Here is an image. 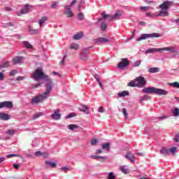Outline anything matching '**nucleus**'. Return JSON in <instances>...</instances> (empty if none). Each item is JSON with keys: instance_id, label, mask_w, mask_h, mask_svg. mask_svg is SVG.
<instances>
[{"instance_id": "nucleus-25", "label": "nucleus", "mask_w": 179, "mask_h": 179, "mask_svg": "<svg viewBox=\"0 0 179 179\" xmlns=\"http://www.w3.org/2000/svg\"><path fill=\"white\" fill-rule=\"evenodd\" d=\"M160 69L159 67H152L149 69L150 73H156V72H159Z\"/></svg>"}, {"instance_id": "nucleus-64", "label": "nucleus", "mask_w": 179, "mask_h": 179, "mask_svg": "<svg viewBox=\"0 0 179 179\" xmlns=\"http://www.w3.org/2000/svg\"><path fill=\"white\" fill-rule=\"evenodd\" d=\"M41 154H42L41 151H37L35 153L36 156H41Z\"/></svg>"}, {"instance_id": "nucleus-6", "label": "nucleus", "mask_w": 179, "mask_h": 179, "mask_svg": "<svg viewBox=\"0 0 179 179\" xmlns=\"http://www.w3.org/2000/svg\"><path fill=\"white\" fill-rule=\"evenodd\" d=\"M54 87V83L51 80H46V84H45V88L46 91L43 92L45 96L48 98L50 96V94L51 92H52V88Z\"/></svg>"}, {"instance_id": "nucleus-9", "label": "nucleus", "mask_w": 179, "mask_h": 179, "mask_svg": "<svg viewBox=\"0 0 179 179\" xmlns=\"http://www.w3.org/2000/svg\"><path fill=\"white\" fill-rule=\"evenodd\" d=\"M128 65H129V60L127 58H123L122 59V61L118 63L117 68H119V69H122L126 66H128Z\"/></svg>"}, {"instance_id": "nucleus-1", "label": "nucleus", "mask_w": 179, "mask_h": 179, "mask_svg": "<svg viewBox=\"0 0 179 179\" xmlns=\"http://www.w3.org/2000/svg\"><path fill=\"white\" fill-rule=\"evenodd\" d=\"M173 6V1H165L162 4L159 5L161 10L158 16H162L165 17L169 15V8Z\"/></svg>"}, {"instance_id": "nucleus-35", "label": "nucleus", "mask_w": 179, "mask_h": 179, "mask_svg": "<svg viewBox=\"0 0 179 179\" xmlns=\"http://www.w3.org/2000/svg\"><path fill=\"white\" fill-rule=\"evenodd\" d=\"M173 117H178L179 115V109L178 108H175L173 111Z\"/></svg>"}, {"instance_id": "nucleus-3", "label": "nucleus", "mask_w": 179, "mask_h": 179, "mask_svg": "<svg viewBox=\"0 0 179 179\" xmlns=\"http://www.w3.org/2000/svg\"><path fill=\"white\" fill-rule=\"evenodd\" d=\"M163 51H169V52H177V49L174 47H167L161 48H150L145 50L146 54H150L151 52H162Z\"/></svg>"}, {"instance_id": "nucleus-43", "label": "nucleus", "mask_w": 179, "mask_h": 179, "mask_svg": "<svg viewBox=\"0 0 179 179\" xmlns=\"http://www.w3.org/2000/svg\"><path fill=\"white\" fill-rule=\"evenodd\" d=\"M122 113H123V114L124 115V117L125 118H128V113L127 112V109L125 108H123L122 109Z\"/></svg>"}, {"instance_id": "nucleus-11", "label": "nucleus", "mask_w": 179, "mask_h": 179, "mask_svg": "<svg viewBox=\"0 0 179 179\" xmlns=\"http://www.w3.org/2000/svg\"><path fill=\"white\" fill-rule=\"evenodd\" d=\"M90 48H92V47L82 50L80 57L83 61H87V52Z\"/></svg>"}, {"instance_id": "nucleus-44", "label": "nucleus", "mask_w": 179, "mask_h": 179, "mask_svg": "<svg viewBox=\"0 0 179 179\" xmlns=\"http://www.w3.org/2000/svg\"><path fill=\"white\" fill-rule=\"evenodd\" d=\"M65 59H66V52L64 55L62 62L59 63L60 65H64L65 64Z\"/></svg>"}, {"instance_id": "nucleus-51", "label": "nucleus", "mask_w": 179, "mask_h": 179, "mask_svg": "<svg viewBox=\"0 0 179 179\" xmlns=\"http://www.w3.org/2000/svg\"><path fill=\"white\" fill-rule=\"evenodd\" d=\"M41 156H42V157H43V159H45V158L48 157V153L43 152H42Z\"/></svg>"}, {"instance_id": "nucleus-23", "label": "nucleus", "mask_w": 179, "mask_h": 179, "mask_svg": "<svg viewBox=\"0 0 179 179\" xmlns=\"http://www.w3.org/2000/svg\"><path fill=\"white\" fill-rule=\"evenodd\" d=\"M101 15L103 16V17L99 18V22H103V20H106V19H108L110 16V14H106L105 12L102 13Z\"/></svg>"}, {"instance_id": "nucleus-60", "label": "nucleus", "mask_w": 179, "mask_h": 179, "mask_svg": "<svg viewBox=\"0 0 179 179\" xmlns=\"http://www.w3.org/2000/svg\"><path fill=\"white\" fill-rule=\"evenodd\" d=\"M40 86H41V83L35 84V85L33 86V88H34V89H37V87H40Z\"/></svg>"}, {"instance_id": "nucleus-49", "label": "nucleus", "mask_w": 179, "mask_h": 179, "mask_svg": "<svg viewBox=\"0 0 179 179\" xmlns=\"http://www.w3.org/2000/svg\"><path fill=\"white\" fill-rule=\"evenodd\" d=\"M83 19H85V18L83 17V13H78V20H83Z\"/></svg>"}, {"instance_id": "nucleus-54", "label": "nucleus", "mask_w": 179, "mask_h": 179, "mask_svg": "<svg viewBox=\"0 0 179 179\" xmlns=\"http://www.w3.org/2000/svg\"><path fill=\"white\" fill-rule=\"evenodd\" d=\"M141 62H141L140 60L136 61V62H134V66H139L141 65Z\"/></svg>"}, {"instance_id": "nucleus-33", "label": "nucleus", "mask_w": 179, "mask_h": 179, "mask_svg": "<svg viewBox=\"0 0 179 179\" xmlns=\"http://www.w3.org/2000/svg\"><path fill=\"white\" fill-rule=\"evenodd\" d=\"M108 25L106 22H102L101 24V30H102L103 31H106V30L107 29Z\"/></svg>"}, {"instance_id": "nucleus-13", "label": "nucleus", "mask_w": 179, "mask_h": 179, "mask_svg": "<svg viewBox=\"0 0 179 179\" xmlns=\"http://www.w3.org/2000/svg\"><path fill=\"white\" fill-rule=\"evenodd\" d=\"M64 8L66 11H64V15H67V17H73V12H72V9L69 6H65Z\"/></svg>"}, {"instance_id": "nucleus-8", "label": "nucleus", "mask_w": 179, "mask_h": 179, "mask_svg": "<svg viewBox=\"0 0 179 179\" xmlns=\"http://www.w3.org/2000/svg\"><path fill=\"white\" fill-rule=\"evenodd\" d=\"M136 83L137 84V87H145L146 86V80L145 78L140 76L136 78Z\"/></svg>"}, {"instance_id": "nucleus-58", "label": "nucleus", "mask_w": 179, "mask_h": 179, "mask_svg": "<svg viewBox=\"0 0 179 179\" xmlns=\"http://www.w3.org/2000/svg\"><path fill=\"white\" fill-rule=\"evenodd\" d=\"M4 10H6V12H12V8L6 7V8H4Z\"/></svg>"}, {"instance_id": "nucleus-46", "label": "nucleus", "mask_w": 179, "mask_h": 179, "mask_svg": "<svg viewBox=\"0 0 179 179\" xmlns=\"http://www.w3.org/2000/svg\"><path fill=\"white\" fill-rule=\"evenodd\" d=\"M29 31L31 34H37V33H38L37 29H29Z\"/></svg>"}, {"instance_id": "nucleus-50", "label": "nucleus", "mask_w": 179, "mask_h": 179, "mask_svg": "<svg viewBox=\"0 0 179 179\" xmlns=\"http://www.w3.org/2000/svg\"><path fill=\"white\" fill-rule=\"evenodd\" d=\"M17 73V70H13L10 71V76H15V75H16Z\"/></svg>"}, {"instance_id": "nucleus-7", "label": "nucleus", "mask_w": 179, "mask_h": 179, "mask_svg": "<svg viewBox=\"0 0 179 179\" xmlns=\"http://www.w3.org/2000/svg\"><path fill=\"white\" fill-rule=\"evenodd\" d=\"M45 99H48V97L44 94H39L36 96H34L31 100V103L32 104H38V103H41L43 100H45Z\"/></svg>"}, {"instance_id": "nucleus-27", "label": "nucleus", "mask_w": 179, "mask_h": 179, "mask_svg": "<svg viewBox=\"0 0 179 179\" xmlns=\"http://www.w3.org/2000/svg\"><path fill=\"white\" fill-rule=\"evenodd\" d=\"M129 86L130 87H138L137 84H136V80H131L129 83Z\"/></svg>"}, {"instance_id": "nucleus-59", "label": "nucleus", "mask_w": 179, "mask_h": 179, "mask_svg": "<svg viewBox=\"0 0 179 179\" xmlns=\"http://www.w3.org/2000/svg\"><path fill=\"white\" fill-rule=\"evenodd\" d=\"M108 19H109L110 21L115 20V18L114 17V15H112L111 14H110V16L108 17Z\"/></svg>"}, {"instance_id": "nucleus-2", "label": "nucleus", "mask_w": 179, "mask_h": 179, "mask_svg": "<svg viewBox=\"0 0 179 179\" xmlns=\"http://www.w3.org/2000/svg\"><path fill=\"white\" fill-rule=\"evenodd\" d=\"M143 92V93H155V94H159V96H167V94H169L168 91L152 87L144 88Z\"/></svg>"}, {"instance_id": "nucleus-45", "label": "nucleus", "mask_w": 179, "mask_h": 179, "mask_svg": "<svg viewBox=\"0 0 179 179\" xmlns=\"http://www.w3.org/2000/svg\"><path fill=\"white\" fill-rule=\"evenodd\" d=\"M13 26H15V24H13V22L6 23L4 24V27H13Z\"/></svg>"}, {"instance_id": "nucleus-14", "label": "nucleus", "mask_w": 179, "mask_h": 179, "mask_svg": "<svg viewBox=\"0 0 179 179\" xmlns=\"http://www.w3.org/2000/svg\"><path fill=\"white\" fill-rule=\"evenodd\" d=\"M125 159H127V160H129L131 163H135V155L131 152H127V154L124 155Z\"/></svg>"}, {"instance_id": "nucleus-53", "label": "nucleus", "mask_w": 179, "mask_h": 179, "mask_svg": "<svg viewBox=\"0 0 179 179\" xmlns=\"http://www.w3.org/2000/svg\"><path fill=\"white\" fill-rule=\"evenodd\" d=\"M57 6H58V2H55L53 4L51 5V8L55 9V8H57Z\"/></svg>"}, {"instance_id": "nucleus-31", "label": "nucleus", "mask_w": 179, "mask_h": 179, "mask_svg": "<svg viewBox=\"0 0 179 179\" xmlns=\"http://www.w3.org/2000/svg\"><path fill=\"white\" fill-rule=\"evenodd\" d=\"M68 128L71 131H73V129H76L77 128H79V126H78V124H69L68 126Z\"/></svg>"}, {"instance_id": "nucleus-38", "label": "nucleus", "mask_w": 179, "mask_h": 179, "mask_svg": "<svg viewBox=\"0 0 179 179\" xmlns=\"http://www.w3.org/2000/svg\"><path fill=\"white\" fill-rule=\"evenodd\" d=\"M169 150L170 153H172L173 156H176V150H177L176 147H173L172 148L169 149Z\"/></svg>"}, {"instance_id": "nucleus-47", "label": "nucleus", "mask_w": 179, "mask_h": 179, "mask_svg": "<svg viewBox=\"0 0 179 179\" xmlns=\"http://www.w3.org/2000/svg\"><path fill=\"white\" fill-rule=\"evenodd\" d=\"M70 50H79V46L78 45H71L70 46Z\"/></svg>"}, {"instance_id": "nucleus-12", "label": "nucleus", "mask_w": 179, "mask_h": 179, "mask_svg": "<svg viewBox=\"0 0 179 179\" xmlns=\"http://www.w3.org/2000/svg\"><path fill=\"white\" fill-rule=\"evenodd\" d=\"M30 6H31L29 4L24 5V8L20 10V12H17V15L20 16L21 15H26V13H29V12H30Z\"/></svg>"}, {"instance_id": "nucleus-4", "label": "nucleus", "mask_w": 179, "mask_h": 179, "mask_svg": "<svg viewBox=\"0 0 179 179\" xmlns=\"http://www.w3.org/2000/svg\"><path fill=\"white\" fill-rule=\"evenodd\" d=\"M31 78L37 81L39 80V79H48V76L45 75L41 69H36Z\"/></svg>"}, {"instance_id": "nucleus-48", "label": "nucleus", "mask_w": 179, "mask_h": 179, "mask_svg": "<svg viewBox=\"0 0 179 179\" xmlns=\"http://www.w3.org/2000/svg\"><path fill=\"white\" fill-rule=\"evenodd\" d=\"M73 117H76V114L75 113H71L66 116V118H73Z\"/></svg>"}, {"instance_id": "nucleus-34", "label": "nucleus", "mask_w": 179, "mask_h": 179, "mask_svg": "<svg viewBox=\"0 0 179 179\" xmlns=\"http://www.w3.org/2000/svg\"><path fill=\"white\" fill-rule=\"evenodd\" d=\"M120 170L122 173H124V174H128L129 173V170L125 168V166H122L120 167Z\"/></svg>"}, {"instance_id": "nucleus-20", "label": "nucleus", "mask_w": 179, "mask_h": 179, "mask_svg": "<svg viewBox=\"0 0 179 179\" xmlns=\"http://www.w3.org/2000/svg\"><path fill=\"white\" fill-rule=\"evenodd\" d=\"M91 159H100V160H101V162H105V160H107V157H101V156H99V155H92Z\"/></svg>"}, {"instance_id": "nucleus-17", "label": "nucleus", "mask_w": 179, "mask_h": 179, "mask_svg": "<svg viewBox=\"0 0 179 179\" xmlns=\"http://www.w3.org/2000/svg\"><path fill=\"white\" fill-rule=\"evenodd\" d=\"M15 134H16V129H9L5 131V134L8 135V136H12L15 135Z\"/></svg>"}, {"instance_id": "nucleus-30", "label": "nucleus", "mask_w": 179, "mask_h": 179, "mask_svg": "<svg viewBox=\"0 0 179 179\" xmlns=\"http://www.w3.org/2000/svg\"><path fill=\"white\" fill-rule=\"evenodd\" d=\"M169 86H172V87H175L176 89H179V83L174 82L169 83Z\"/></svg>"}, {"instance_id": "nucleus-29", "label": "nucleus", "mask_w": 179, "mask_h": 179, "mask_svg": "<svg viewBox=\"0 0 179 179\" xmlns=\"http://www.w3.org/2000/svg\"><path fill=\"white\" fill-rule=\"evenodd\" d=\"M102 149H104L105 150H110V143H106L102 145Z\"/></svg>"}, {"instance_id": "nucleus-40", "label": "nucleus", "mask_w": 179, "mask_h": 179, "mask_svg": "<svg viewBox=\"0 0 179 179\" xmlns=\"http://www.w3.org/2000/svg\"><path fill=\"white\" fill-rule=\"evenodd\" d=\"M2 68H9V62H6L4 64H0V69Z\"/></svg>"}, {"instance_id": "nucleus-5", "label": "nucleus", "mask_w": 179, "mask_h": 179, "mask_svg": "<svg viewBox=\"0 0 179 179\" xmlns=\"http://www.w3.org/2000/svg\"><path fill=\"white\" fill-rule=\"evenodd\" d=\"M155 37L159 38V37H162V34L159 33L143 34L137 38L136 41H142V40H147V38H153Z\"/></svg>"}, {"instance_id": "nucleus-62", "label": "nucleus", "mask_w": 179, "mask_h": 179, "mask_svg": "<svg viewBox=\"0 0 179 179\" xmlns=\"http://www.w3.org/2000/svg\"><path fill=\"white\" fill-rule=\"evenodd\" d=\"M15 79H16V80H18V81L23 80L24 79V76H20Z\"/></svg>"}, {"instance_id": "nucleus-52", "label": "nucleus", "mask_w": 179, "mask_h": 179, "mask_svg": "<svg viewBox=\"0 0 179 179\" xmlns=\"http://www.w3.org/2000/svg\"><path fill=\"white\" fill-rule=\"evenodd\" d=\"M136 29H134V32H133V34H132V36H131V38H128V39H127V41H129V40H132V38H134L135 37V34H136Z\"/></svg>"}, {"instance_id": "nucleus-28", "label": "nucleus", "mask_w": 179, "mask_h": 179, "mask_svg": "<svg viewBox=\"0 0 179 179\" xmlns=\"http://www.w3.org/2000/svg\"><path fill=\"white\" fill-rule=\"evenodd\" d=\"M119 97H125V96H129V92L128 91H123L118 94Z\"/></svg>"}, {"instance_id": "nucleus-39", "label": "nucleus", "mask_w": 179, "mask_h": 179, "mask_svg": "<svg viewBox=\"0 0 179 179\" xmlns=\"http://www.w3.org/2000/svg\"><path fill=\"white\" fill-rule=\"evenodd\" d=\"M122 16V13H121V12L120 11H117L113 15V17H115V20H116L117 17H121Z\"/></svg>"}, {"instance_id": "nucleus-42", "label": "nucleus", "mask_w": 179, "mask_h": 179, "mask_svg": "<svg viewBox=\"0 0 179 179\" xmlns=\"http://www.w3.org/2000/svg\"><path fill=\"white\" fill-rule=\"evenodd\" d=\"M108 179H115V176L113 172L109 173Z\"/></svg>"}, {"instance_id": "nucleus-26", "label": "nucleus", "mask_w": 179, "mask_h": 179, "mask_svg": "<svg viewBox=\"0 0 179 179\" xmlns=\"http://www.w3.org/2000/svg\"><path fill=\"white\" fill-rule=\"evenodd\" d=\"M45 163L47 166H50V167H52L53 169H55V167H57V164H55V162H51L50 161H45Z\"/></svg>"}, {"instance_id": "nucleus-10", "label": "nucleus", "mask_w": 179, "mask_h": 179, "mask_svg": "<svg viewBox=\"0 0 179 179\" xmlns=\"http://www.w3.org/2000/svg\"><path fill=\"white\" fill-rule=\"evenodd\" d=\"M13 108V102L10 101H6L3 102H0V108Z\"/></svg>"}, {"instance_id": "nucleus-22", "label": "nucleus", "mask_w": 179, "mask_h": 179, "mask_svg": "<svg viewBox=\"0 0 179 179\" xmlns=\"http://www.w3.org/2000/svg\"><path fill=\"white\" fill-rule=\"evenodd\" d=\"M108 41H110V40L106 38H99L96 39V43H108Z\"/></svg>"}, {"instance_id": "nucleus-16", "label": "nucleus", "mask_w": 179, "mask_h": 179, "mask_svg": "<svg viewBox=\"0 0 179 179\" xmlns=\"http://www.w3.org/2000/svg\"><path fill=\"white\" fill-rule=\"evenodd\" d=\"M0 120L8 121V120H10V116L8 113H1Z\"/></svg>"}, {"instance_id": "nucleus-21", "label": "nucleus", "mask_w": 179, "mask_h": 179, "mask_svg": "<svg viewBox=\"0 0 179 179\" xmlns=\"http://www.w3.org/2000/svg\"><path fill=\"white\" fill-rule=\"evenodd\" d=\"M82 37H83V33L82 31H80L77 33L76 35H74L73 38V40H80Z\"/></svg>"}, {"instance_id": "nucleus-19", "label": "nucleus", "mask_w": 179, "mask_h": 179, "mask_svg": "<svg viewBox=\"0 0 179 179\" xmlns=\"http://www.w3.org/2000/svg\"><path fill=\"white\" fill-rule=\"evenodd\" d=\"M47 20H48V17H42L41 19H39L38 23L40 27H43V24H44Z\"/></svg>"}, {"instance_id": "nucleus-15", "label": "nucleus", "mask_w": 179, "mask_h": 179, "mask_svg": "<svg viewBox=\"0 0 179 179\" xmlns=\"http://www.w3.org/2000/svg\"><path fill=\"white\" fill-rule=\"evenodd\" d=\"M59 113H60L59 109H56L53 113V114H52L51 115V117L52 118V120H61V114Z\"/></svg>"}, {"instance_id": "nucleus-18", "label": "nucleus", "mask_w": 179, "mask_h": 179, "mask_svg": "<svg viewBox=\"0 0 179 179\" xmlns=\"http://www.w3.org/2000/svg\"><path fill=\"white\" fill-rule=\"evenodd\" d=\"M22 62H23V57H15L13 59L14 65L22 64Z\"/></svg>"}, {"instance_id": "nucleus-36", "label": "nucleus", "mask_w": 179, "mask_h": 179, "mask_svg": "<svg viewBox=\"0 0 179 179\" xmlns=\"http://www.w3.org/2000/svg\"><path fill=\"white\" fill-rule=\"evenodd\" d=\"M149 9H152V7H150V6L139 7V10H143L144 12H146V11L149 10Z\"/></svg>"}, {"instance_id": "nucleus-24", "label": "nucleus", "mask_w": 179, "mask_h": 179, "mask_svg": "<svg viewBox=\"0 0 179 179\" xmlns=\"http://www.w3.org/2000/svg\"><path fill=\"white\" fill-rule=\"evenodd\" d=\"M160 153L161 155H164V156H167V155L169 153V150L166 148H163L160 150Z\"/></svg>"}, {"instance_id": "nucleus-41", "label": "nucleus", "mask_w": 179, "mask_h": 179, "mask_svg": "<svg viewBox=\"0 0 179 179\" xmlns=\"http://www.w3.org/2000/svg\"><path fill=\"white\" fill-rule=\"evenodd\" d=\"M41 115H43V113H36V115H34L32 117V120H37V118H40V117H41Z\"/></svg>"}, {"instance_id": "nucleus-61", "label": "nucleus", "mask_w": 179, "mask_h": 179, "mask_svg": "<svg viewBox=\"0 0 179 179\" xmlns=\"http://www.w3.org/2000/svg\"><path fill=\"white\" fill-rule=\"evenodd\" d=\"M99 113H104V108L100 106L99 108Z\"/></svg>"}, {"instance_id": "nucleus-63", "label": "nucleus", "mask_w": 179, "mask_h": 179, "mask_svg": "<svg viewBox=\"0 0 179 179\" xmlns=\"http://www.w3.org/2000/svg\"><path fill=\"white\" fill-rule=\"evenodd\" d=\"M81 107L84 109V110H89V107L86 105H82Z\"/></svg>"}, {"instance_id": "nucleus-37", "label": "nucleus", "mask_w": 179, "mask_h": 179, "mask_svg": "<svg viewBox=\"0 0 179 179\" xmlns=\"http://www.w3.org/2000/svg\"><path fill=\"white\" fill-rule=\"evenodd\" d=\"M97 143H99V141L96 138H94L90 141V144L92 145V146H96Z\"/></svg>"}, {"instance_id": "nucleus-55", "label": "nucleus", "mask_w": 179, "mask_h": 179, "mask_svg": "<svg viewBox=\"0 0 179 179\" xmlns=\"http://www.w3.org/2000/svg\"><path fill=\"white\" fill-rule=\"evenodd\" d=\"M3 79H5V74L0 72V80H3Z\"/></svg>"}, {"instance_id": "nucleus-32", "label": "nucleus", "mask_w": 179, "mask_h": 179, "mask_svg": "<svg viewBox=\"0 0 179 179\" xmlns=\"http://www.w3.org/2000/svg\"><path fill=\"white\" fill-rule=\"evenodd\" d=\"M7 157H8V159H10V157H20V159H23V157L20 155H16V154H10L7 155Z\"/></svg>"}, {"instance_id": "nucleus-57", "label": "nucleus", "mask_w": 179, "mask_h": 179, "mask_svg": "<svg viewBox=\"0 0 179 179\" xmlns=\"http://www.w3.org/2000/svg\"><path fill=\"white\" fill-rule=\"evenodd\" d=\"M13 166L14 169H15V170H19V169H20L18 164H13Z\"/></svg>"}, {"instance_id": "nucleus-56", "label": "nucleus", "mask_w": 179, "mask_h": 179, "mask_svg": "<svg viewBox=\"0 0 179 179\" xmlns=\"http://www.w3.org/2000/svg\"><path fill=\"white\" fill-rule=\"evenodd\" d=\"M76 2H78V0H73V1H71L70 6H69V7L72 8V6H73V5H75L76 3Z\"/></svg>"}]
</instances>
